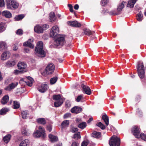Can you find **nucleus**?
<instances>
[{
	"label": "nucleus",
	"mask_w": 146,
	"mask_h": 146,
	"mask_svg": "<svg viewBox=\"0 0 146 146\" xmlns=\"http://www.w3.org/2000/svg\"><path fill=\"white\" fill-rule=\"evenodd\" d=\"M36 53L38 54L39 57L41 58L44 57L46 55L45 52L43 50V44L42 41H39L37 43L35 48Z\"/></svg>",
	"instance_id": "1"
},
{
	"label": "nucleus",
	"mask_w": 146,
	"mask_h": 146,
	"mask_svg": "<svg viewBox=\"0 0 146 146\" xmlns=\"http://www.w3.org/2000/svg\"><path fill=\"white\" fill-rule=\"evenodd\" d=\"M55 70V66L52 63L49 64L46 67L45 70L41 72L42 74L46 76L47 75H51L54 72Z\"/></svg>",
	"instance_id": "2"
},
{
	"label": "nucleus",
	"mask_w": 146,
	"mask_h": 146,
	"mask_svg": "<svg viewBox=\"0 0 146 146\" xmlns=\"http://www.w3.org/2000/svg\"><path fill=\"white\" fill-rule=\"evenodd\" d=\"M55 38L54 44L60 47L65 43L66 41L63 35H58Z\"/></svg>",
	"instance_id": "3"
},
{
	"label": "nucleus",
	"mask_w": 146,
	"mask_h": 146,
	"mask_svg": "<svg viewBox=\"0 0 146 146\" xmlns=\"http://www.w3.org/2000/svg\"><path fill=\"white\" fill-rule=\"evenodd\" d=\"M33 136L36 138L41 137L44 139L46 136L45 130L42 127L40 126L38 127V130H36L33 134Z\"/></svg>",
	"instance_id": "4"
},
{
	"label": "nucleus",
	"mask_w": 146,
	"mask_h": 146,
	"mask_svg": "<svg viewBox=\"0 0 146 146\" xmlns=\"http://www.w3.org/2000/svg\"><path fill=\"white\" fill-rule=\"evenodd\" d=\"M109 144L110 146H120V139L117 136L113 135L110 139Z\"/></svg>",
	"instance_id": "5"
},
{
	"label": "nucleus",
	"mask_w": 146,
	"mask_h": 146,
	"mask_svg": "<svg viewBox=\"0 0 146 146\" xmlns=\"http://www.w3.org/2000/svg\"><path fill=\"white\" fill-rule=\"evenodd\" d=\"M7 8L9 9H15L19 6V3L14 0H6Z\"/></svg>",
	"instance_id": "6"
},
{
	"label": "nucleus",
	"mask_w": 146,
	"mask_h": 146,
	"mask_svg": "<svg viewBox=\"0 0 146 146\" xmlns=\"http://www.w3.org/2000/svg\"><path fill=\"white\" fill-rule=\"evenodd\" d=\"M137 68L139 76L141 78H143L145 76V70L143 63H138Z\"/></svg>",
	"instance_id": "7"
},
{
	"label": "nucleus",
	"mask_w": 146,
	"mask_h": 146,
	"mask_svg": "<svg viewBox=\"0 0 146 146\" xmlns=\"http://www.w3.org/2000/svg\"><path fill=\"white\" fill-rule=\"evenodd\" d=\"M126 3V2L123 1L121 3L119 4L117 8V11H113L109 13L110 15H119L121 13L122 9L124 7V4Z\"/></svg>",
	"instance_id": "8"
},
{
	"label": "nucleus",
	"mask_w": 146,
	"mask_h": 146,
	"mask_svg": "<svg viewBox=\"0 0 146 146\" xmlns=\"http://www.w3.org/2000/svg\"><path fill=\"white\" fill-rule=\"evenodd\" d=\"M59 32V30L58 27L57 26L53 27L52 28L50 32V36L53 37H55L58 35V33Z\"/></svg>",
	"instance_id": "9"
},
{
	"label": "nucleus",
	"mask_w": 146,
	"mask_h": 146,
	"mask_svg": "<svg viewBox=\"0 0 146 146\" xmlns=\"http://www.w3.org/2000/svg\"><path fill=\"white\" fill-rule=\"evenodd\" d=\"M85 82H82L81 84V87L84 93L88 95H90L91 91L90 87L86 84Z\"/></svg>",
	"instance_id": "10"
},
{
	"label": "nucleus",
	"mask_w": 146,
	"mask_h": 146,
	"mask_svg": "<svg viewBox=\"0 0 146 146\" xmlns=\"http://www.w3.org/2000/svg\"><path fill=\"white\" fill-rule=\"evenodd\" d=\"M131 132L135 137L138 138H139L140 131L137 126H133L131 129Z\"/></svg>",
	"instance_id": "11"
},
{
	"label": "nucleus",
	"mask_w": 146,
	"mask_h": 146,
	"mask_svg": "<svg viewBox=\"0 0 146 146\" xmlns=\"http://www.w3.org/2000/svg\"><path fill=\"white\" fill-rule=\"evenodd\" d=\"M68 25L71 27L77 28H80L81 26V24L77 21H68Z\"/></svg>",
	"instance_id": "12"
},
{
	"label": "nucleus",
	"mask_w": 146,
	"mask_h": 146,
	"mask_svg": "<svg viewBox=\"0 0 146 146\" xmlns=\"http://www.w3.org/2000/svg\"><path fill=\"white\" fill-rule=\"evenodd\" d=\"M48 87L47 85L44 83H42L38 88V90L41 93L45 92L48 90Z\"/></svg>",
	"instance_id": "13"
},
{
	"label": "nucleus",
	"mask_w": 146,
	"mask_h": 146,
	"mask_svg": "<svg viewBox=\"0 0 146 146\" xmlns=\"http://www.w3.org/2000/svg\"><path fill=\"white\" fill-rule=\"evenodd\" d=\"M33 42V38L29 39L28 40L24 43L23 45L25 46H28L30 48H33L34 46L32 43Z\"/></svg>",
	"instance_id": "14"
},
{
	"label": "nucleus",
	"mask_w": 146,
	"mask_h": 146,
	"mask_svg": "<svg viewBox=\"0 0 146 146\" xmlns=\"http://www.w3.org/2000/svg\"><path fill=\"white\" fill-rule=\"evenodd\" d=\"M83 32L82 34V35L84 34L85 35L88 36L90 35L94 36L95 35V32L93 31H91L89 29L87 28L84 29H83Z\"/></svg>",
	"instance_id": "15"
},
{
	"label": "nucleus",
	"mask_w": 146,
	"mask_h": 146,
	"mask_svg": "<svg viewBox=\"0 0 146 146\" xmlns=\"http://www.w3.org/2000/svg\"><path fill=\"white\" fill-rule=\"evenodd\" d=\"M18 85L17 82L15 83L12 82L8 86H7L5 88L6 90L11 91L12 89H14Z\"/></svg>",
	"instance_id": "16"
},
{
	"label": "nucleus",
	"mask_w": 146,
	"mask_h": 146,
	"mask_svg": "<svg viewBox=\"0 0 146 146\" xmlns=\"http://www.w3.org/2000/svg\"><path fill=\"white\" fill-rule=\"evenodd\" d=\"M81 108L78 106H75L72 108L71 110V112L73 113H78L82 111Z\"/></svg>",
	"instance_id": "17"
},
{
	"label": "nucleus",
	"mask_w": 146,
	"mask_h": 146,
	"mask_svg": "<svg viewBox=\"0 0 146 146\" xmlns=\"http://www.w3.org/2000/svg\"><path fill=\"white\" fill-rule=\"evenodd\" d=\"M11 54L8 51H6L3 53L1 56V59L2 60H5L9 58Z\"/></svg>",
	"instance_id": "18"
},
{
	"label": "nucleus",
	"mask_w": 146,
	"mask_h": 146,
	"mask_svg": "<svg viewBox=\"0 0 146 146\" xmlns=\"http://www.w3.org/2000/svg\"><path fill=\"white\" fill-rule=\"evenodd\" d=\"M34 30L35 32L38 34L42 33L44 31L42 27L39 25H36L35 27Z\"/></svg>",
	"instance_id": "19"
},
{
	"label": "nucleus",
	"mask_w": 146,
	"mask_h": 146,
	"mask_svg": "<svg viewBox=\"0 0 146 146\" xmlns=\"http://www.w3.org/2000/svg\"><path fill=\"white\" fill-rule=\"evenodd\" d=\"M22 133L24 135L29 136L31 133V131L27 129L26 127L24 126L22 128L21 130Z\"/></svg>",
	"instance_id": "20"
},
{
	"label": "nucleus",
	"mask_w": 146,
	"mask_h": 146,
	"mask_svg": "<svg viewBox=\"0 0 146 146\" xmlns=\"http://www.w3.org/2000/svg\"><path fill=\"white\" fill-rule=\"evenodd\" d=\"M91 136L94 138H99L101 137V133L96 131H94L91 134Z\"/></svg>",
	"instance_id": "21"
},
{
	"label": "nucleus",
	"mask_w": 146,
	"mask_h": 146,
	"mask_svg": "<svg viewBox=\"0 0 146 146\" xmlns=\"http://www.w3.org/2000/svg\"><path fill=\"white\" fill-rule=\"evenodd\" d=\"M69 124V121L68 120H65L63 121L61 124V128L63 129L66 127H68Z\"/></svg>",
	"instance_id": "22"
},
{
	"label": "nucleus",
	"mask_w": 146,
	"mask_h": 146,
	"mask_svg": "<svg viewBox=\"0 0 146 146\" xmlns=\"http://www.w3.org/2000/svg\"><path fill=\"white\" fill-rule=\"evenodd\" d=\"M7 48V45L5 42L2 41L0 43V51L6 50Z\"/></svg>",
	"instance_id": "23"
},
{
	"label": "nucleus",
	"mask_w": 146,
	"mask_h": 146,
	"mask_svg": "<svg viewBox=\"0 0 146 146\" xmlns=\"http://www.w3.org/2000/svg\"><path fill=\"white\" fill-rule=\"evenodd\" d=\"M2 15L3 16H4L7 18H10L12 16L11 13L9 11H3L2 13Z\"/></svg>",
	"instance_id": "24"
},
{
	"label": "nucleus",
	"mask_w": 146,
	"mask_h": 146,
	"mask_svg": "<svg viewBox=\"0 0 146 146\" xmlns=\"http://www.w3.org/2000/svg\"><path fill=\"white\" fill-rule=\"evenodd\" d=\"M18 68L19 69H24L27 67V64L25 63L19 62L17 64Z\"/></svg>",
	"instance_id": "25"
},
{
	"label": "nucleus",
	"mask_w": 146,
	"mask_h": 146,
	"mask_svg": "<svg viewBox=\"0 0 146 146\" xmlns=\"http://www.w3.org/2000/svg\"><path fill=\"white\" fill-rule=\"evenodd\" d=\"M9 96L8 95L4 96L1 99V103L3 105L5 104L9 101Z\"/></svg>",
	"instance_id": "26"
},
{
	"label": "nucleus",
	"mask_w": 146,
	"mask_h": 146,
	"mask_svg": "<svg viewBox=\"0 0 146 146\" xmlns=\"http://www.w3.org/2000/svg\"><path fill=\"white\" fill-rule=\"evenodd\" d=\"M102 119L105 122L106 126H107L109 124V118L108 117L106 114L102 116Z\"/></svg>",
	"instance_id": "27"
},
{
	"label": "nucleus",
	"mask_w": 146,
	"mask_h": 146,
	"mask_svg": "<svg viewBox=\"0 0 146 146\" xmlns=\"http://www.w3.org/2000/svg\"><path fill=\"white\" fill-rule=\"evenodd\" d=\"M29 142L28 139H25L20 143L19 146H29Z\"/></svg>",
	"instance_id": "28"
},
{
	"label": "nucleus",
	"mask_w": 146,
	"mask_h": 146,
	"mask_svg": "<svg viewBox=\"0 0 146 146\" xmlns=\"http://www.w3.org/2000/svg\"><path fill=\"white\" fill-rule=\"evenodd\" d=\"M48 137L50 139V141L52 142H56L58 140V138L57 137L52 135L51 134H49V135Z\"/></svg>",
	"instance_id": "29"
},
{
	"label": "nucleus",
	"mask_w": 146,
	"mask_h": 146,
	"mask_svg": "<svg viewBox=\"0 0 146 146\" xmlns=\"http://www.w3.org/2000/svg\"><path fill=\"white\" fill-rule=\"evenodd\" d=\"M49 19L51 22H53L56 20L55 15L53 12H51L49 14Z\"/></svg>",
	"instance_id": "30"
},
{
	"label": "nucleus",
	"mask_w": 146,
	"mask_h": 146,
	"mask_svg": "<svg viewBox=\"0 0 146 146\" xmlns=\"http://www.w3.org/2000/svg\"><path fill=\"white\" fill-rule=\"evenodd\" d=\"M136 1V0H131L129 1L127 5V7L130 8H133L134 6V5Z\"/></svg>",
	"instance_id": "31"
},
{
	"label": "nucleus",
	"mask_w": 146,
	"mask_h": 146,
	"mask_svg": "<svg viewBox=\"0 0 146 146\" xmlns=\"http://www.w3.org/2000/svg\"><path fill=\"white\" fill-rule=\"evenodd\" d=\"M36 122L43 125H44L46 123V121L44 118H38L36 119Z\"/></svg>",
	"instance_id": "32"
},
{
	"label": "nucleus",
	"mask_w": 146,
	"mask_h": 146,
	"mask_svg": "<svg viewBox=\"0 0 146 146\" xmlns=\"http://www.w3.org/2000/svg\"><path fill=\"white\" fill-rule=\"evenodd\" d=\"M11 137V135L8 134L6 135L3 138V140L6 143H7L10 141Z\"/></svg>",
	"instance_id": "33"
},
{
	"label": "nucleus",
	"mask_w": 146,
	"mask_h": 146,
	"mask_svg": "<svg viewBox=\"0 0 146 146\" xmlns=\"http://www.w3.org/2000/svg\"><path fill=\"white\" fill-rule=\"evenodd\" d=\"M86 126L87 124L85 122H82L79 123L77 126L79 128L82 129L86 128Z\"/></svg>",
	"instance_id": "34"
},
{
	"label": "nucleus",
	"mask_w": 146,
	"mask_h": 146,
	"mask_svg": "<svg viewBox=\"0 0 146 146\" xmlns=\"http://www.w3.org/2000/svg\"><path fill=\"white\" fill-rule=\"evenodd\" d=\"M9 111V109L7 108H3L0 110V114L2 115H4Z\"/></svg>",
	"instance_id": "35"
},
{
	"label": "nucleus",
	"mask_w": 146,
	"mask_h": 146,
	"mask_svg": "<svg viewBox=\"0 0 146 146\" xmlns=\"http://www.w3.org/2000/svg\"><path fill=\"white\" fill-rule=\"evenodd\" d=\"M143 15L140 11L136 16L137 19L139 21H141L143 19Z\"/></svg>",
	"instance_id": "36"
},
{
	"label": "nucleus",
	"mask_w": 146,
	"mask_h": 146,
	"mask_svg": "<svg viewBox=\"0 0 146 146\" xmlns=\"http://www.w3.org/2000/svg\"><path fill=\"white\" fill-rule=\"evenodd\" d=\"M52 99L54 100H61V97L60 94L54 95L52 96Z\"/></svg>",
	"instance_id": "37"
},
{
	"label": "nucleus",
	"mask_w": 146,
	"mask_h": 146,
	"mask_svg": "<svg viewBox=\"0 0 146 146\" xmlns=\"http://www.w3.org/2000/svg\"><path fill=\"white\" fill-rule=\"evenodd\" d=\"M96 126L99 127L102 130L106 128L105 126L100 122H98L96 124Z\"/></svg>",
	"instance_id": "38"
},
{
	"label": "nucleus",
	"mask_w": 146,
	"mask_h": 146,
	"mask_svg": "<svg viewBox=\"0 0 146 146\" xmlns=\"http://www.w3.org/2000/svg\"><path fill=\"white\" fill-rule=\"evenodd\" d=\"M13 108L14 109L19 108L20 107V105L19 103L17 101H15L13 102Z\"/></svg>",
	"instance_id": "39"
},
{
	"label": "nucleus",
	"mask_w": 146,
	"mask_h": 146,
	"mask_svg": "<svg viewBox=\"0 0 146 146\" xmlns=\"http://www.w3.org/2000/svg\"><path fill=\"white\" fill-rule=\"evenodd\" d=\"M22 117L23 119L26 118L27 115H29V112L27 110L23 111L22 112Z\"/></svg>",
	"instance_id": "40"
},
{
	"label": "nucleus",
	"mask_w": 146,
	"mask_h": 146,
	"mask_svg": "<svg viewBox=\"0 0 146 146\" xmlns=\"http://www.w3.org/2000/svg\"><path fill=\"white\" fill-rule=\"evenodd\" d=\"M58 78L57 76L51 78L50 80V84H55L57 81Z\"/></svg>",
	"instance_id": "41"
},
{
	"label": "nucleus",
	"mask_w": 146,
	"mask_h": 146,
	"mask_svg": "<svg viewBox=\"0 0 146 146\" xmlns=\"http://www.w3.org/2000/svg\"><path fill=\"white\" fill-rule=\"evenodd\" d=\"M63 103L62 100H60L57 102H54V106L55 107H58L61 106Z\"/></svg>",
	"instance_id": "42"
},
{
	"label": "nucleus",
	"mask_w": 146,
	"mask_h": 146,
	"mask_svg": "<svg viewBox=\"0 0 146 146\" xmlns=\"http://www.w3.org/2000/svg\"><path fill=\"white\" fill-rule=\"evenodd\" d=\"M25 17V16L23 14L18 15V16L15 17V21H19L22 20Z\"/></svg>",
	"instance_id": "43"
},
{
	"label": "nucleus",
	"mask_w": 146,
	"mask_h": 146,
	"mask_svg": "<svg viewBox=\"0 0 146 146\" xmlns=\"http://www.w3.org/2000/svg\"><path fill=\"white\" fill-rule=\"evenodd\" d=\"M15 64V61H9L7 63V66L9 67H12L14 66Z\"/></svg>",
	"instance_id": "44"
},
{
	"label": "nucleus",
	"mask_w": 146,
	"mask_h": 146,
	"mask_svg": "<svg viewBox=\"0 0 146 146\" xmlns=\"http://www.w3.org/2000/svg\"><path fill=\"white\" fill-rule=\"evenodd\" d=\"M80 132H78L77 133H75L74 135L73 138L78 139L80 138Z\"/></svg>",
	"instance_id": "45"
},
{
	"label": "nucleus",
	"mask_w": 146,
	"mask_h": 146,
	"mask_svg": "<svg viewBox=\"0 0 146 146\" xmlns=\"http://www.w3.org/2000/svg\"><path fill=\"white\" fill-rule=\"evenodd\" d=\"M141 139L146 141V135L143 133H142L140 134L139 137Z\"/></svg>",
	"instance_id": "46"
},
{
	"label": "nucleus",
	"mask_w": 146,
	"mask_h": 146,
	"mask_svg": "<svg viewBox=\"0 0 146 146\" xmlns=\"http://www.w3.org/2000/svg\"><path fill=\"white\" fill-rule=\"evenodd\" d=\"M5 30V27L3 24H0V32H2Z\"/></svg>",
	"instance_id": "47"
},
{
	"label": "nucleus",
	"mask_w": 146,
	"mask_h": 146,
	"mask_svg": "<svg viewBox=\"0 0 146 146\" xmlns=\"http://www.w3.org/2000/svg\"><path fill=\"white\" fill-rule=\"evenodd\" d=\"M23 31L22 29H19L17 31L16 34L18 35H22L23 34Z\"/></svg>",
	"instance_id": "48"
},
{
	"label": "nucleus",
	"mask_w": 146,
	"mask_h": 146,
	"mask_svg": "<svg viewBox=\"0 0 146 146\" xmlns=\"http://www.w3.org/2000/svg\"><path fill=\"white\" fill-rule=\"evenodd\" d=\"M109 2V0H102L101 5L102 6H104L107 5Z\"/></svg>",
	"instance_id": "49"
},
{
	"label": "nucleus",
	"mask_w": 146,
	"mask_h": 146,
	"mask_svg": "<svg viewBox=\"0 0 146 146\" xmlns=\"http://www.w3.org/2000/svg\"><path fill=\"white\" fill-rule=\"evenodd\" d=\"M78 128L76 127L75 128L74 127H72L70 129L71 132L73 133H74L77 131H78Z\"/></svg>",
	"instance_id": "50"
},
{
	"label": "nucleus",
	"mask_w": 146,
	"mask_h": 146,
	"mask_svg": "<svg viewBox=\"0 0 146 146\" xmlns=\"http://www.w3.org/2000/svg\"><path fill=\"white\" fill-rule=\"evenodd\" d=\"M52 129V126L51 125L49 124L47 125L46 127V129L49 132L51 131Z\"/></svg>",
	"instance_id": "51"
},
{
	"label": "nucleus",
	"mask_w": 146,
	"mask_h": 146,
	"mask_svg": "<svg viewBox=\"0 0 146 146\" xmlns=\"http://www.w3.org/2000/svg\"><path fill=\"white\" fill-rule=\"evenodd\" d=\"M71 106V103L69 101L67 100L65 102V106L66 108H69Z\"/></svg>",
	"instance_id": "52"
},
{
	"label": "nucleus",
	"mask_w": 146,
	"mask_h": 146,
	"mask_svg": "<svg viewBox=\"0 0 146 146\" xmlns=\"http://www.w3.org/2000/svg\"><path fill=\"white\" fill-rule=\"evenodd\" d=\"M42 29H43V31L46 30V29H48L49 27V25L47 24H44L42 26Z\"/></svg>",
	"instance_id": "53"
},
{
	"label": "nucleus",
	"mask_w": 146,
	"mask_h": 146,
	"mask_svg": "<svg viewBox=\"0 0 146 146\" xmlns=\"http://www.w3.org/2000/svg\"><path fill=\"white\" fill-rule=\"evenodd\" d=\"M83 96L82 95L78 96L76 99V101L77 102H79L80 101L81 99L83 98Z\"/></svg>",
	"instance_id": "54"
},
{
	"label": "nucleus",
	"mask_w": 146,
	"mask_h": 146,
	"mask_svg": "<svg viewBox=\"0 0 146 146\" xmlns=\"http://www.w3.org/2000/svg\"><path fill=\"white\" fill-rule=\"evenodd\" d=\"M25 82L27 84V85L29 86H31L32 85V83L33 82H31L29 81L28 80L25 81Z\"/></svg>",
	"instance_id": "55"
},
{
	"label": "nucleus",
	"mask_w": 146,
	"mask_h": 146,
	"mask_svg": "<svg viewBox=\"0 0 146 146\" xmlns=\"http://www.w3.org/2000/svg\"><path fill=\"white\" fill-rule=\"evenodd\" d=\"M68 7L69 8V10L70 12H73V6L71 4H68Z\"/></svg>",
	"instance_id": "56"
},
{
	"label": "nucleus",
	"mask_w": 146,
	"mask_h": 146,
	"mask_svg": "<svg viewBox=\"0 0 146 146\" xmlns=\"http://www.w3.org/2000/svg\"><path fill=\"white\" fill-rule=\"evenodd\" d=\"M109 13L110 12H109L108 9L105 10V9H104L101 12V13L103 14H106L107 13H109V14L110 15Z\"/></svg>",
	"instance_id": "57"
},
{
	"label": "nucleus",
	"mask_w": 146,
	"mask_h": 146,
	"mask_svg": "<svg viewBox=\"0 0 146 146\" xmlns=\"http://www.w3.org/2000/svg\"><path fill=\"white\" fill-rule=\"evenodd\" d=\"M71 114L70 113H65L63 117L64 118H66L69 117H70Z\"/></svg>",
	"instance_id": "58"
},
{
	"label": "nucleus",
	"mask_w": 146,
	"mask_h": 146,
	"mask_svg": "<svg viewBox=\"0 0 146 146\" xmlns=\"http://www.w3.org/2000/svg\"><path fill=\"white\" fill-rule=\"evenodd\" d=\"M79 143L78 141H74L72 144V146H78Z\"/></svg>",
	"instance_id": "59"
},
{
	"label": "nucleus",
	"mask_w": 146,
	"mask_h": 146,
	"mask_svg": "<svg viewBox=\"0 0 146 146\" xmlns=\"http://www.w3.org/2000/svg\"><path fill=\"white\" fill-rule=\"evenodd\" d=\"M88 144V142L84 141L81 144V146H87Z\"/></svg>",
	"instance_id": "60"
},
{
	"label": "nucleus",
	"mask_w": 146,
	"mask_h": 146,
	"mask_svg": "<svg viewBox=\"0 0 146 146\" xmlns=\"http://www.w3.org/2000/svg\"><path fill=\"white\" fill-rule=\"evenodd\" d=\"M4 0H0V7H2L4 6Z\"/></svg>",
	"instance_id": "61"
},
{
	"label": "nucleus",
	"mask_w": 146,
	"mask_h": 146,
	"mask_svg": "<svg viewBox=\"0 0 146 146\" xmlns=\"http://www.w3.org/2000/svg\"><path fill=\"white\" fill-rule=\"evenodd\" d=\"M21 71H19L17 70H14V73L16 75L20 73Z\"/></svg>",
	"instance_id": "62"
},
{
	"label": "nucleus",
	"mask_w": 146,
	"mask_h": 146,
	"mask_svg": "<svg viewBox=\"0 0 146 146\" xmlns=\"http://www.w3.org/2000/svg\"><path fill=\"white\" fill-rule=\"evenodd\" d=\"M141 99V96L140 95H137L136 97L135 100H138L140 99Z\"/></svg>",
	"instance_id": "63"
},
{
	"label": "nucleus",
	"mask_w": 146,
	"mask_h": 146,
	"mask_svg": "<svg viewBox=\"0 0 146 146\" xmlns=\"http://www.w3.org/2000/svg\"><path fill=\"white\" fill-rule=\"evenodd\" d=\"M79 7V5L78 4H76L74 6V8L75 10H78Z\"/></svg>",
	"instance_id": "64"
}]
</instances>
